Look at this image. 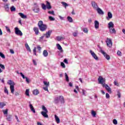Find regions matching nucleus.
I'll return each instance as SVG.
<instances>
[{
  "label": "nucleus",
  "mask_w": 125,
  "mask_h": 125,
  "mask_svg": "<svg viewBox=\"0 0 125 125\" xmlns=\"http://www.w3.org/2000/svg\"><path fill=\"white\" fill-rule=\"evenodd\" d=\"M48 13H49V14H51V15H55V14H54V11H49Z\"/></svg>",
  "instance_id": "de8ad7c7"
},
{
  "label": "nucleus",
  "mask_w": 125,
  "mask_h": 125,
  "mask_svg": "<svg viewBox=\"0 0 125 125\" xmlns=\"http://www.w3.org/2000/svg\"><path fill=\"white\" fill-rule=\"evenodd\" d=\"M38 26L39 29L41 32H43L47 29V25L46 24H43V21H40L38 23Z\"/></svg>",
  "instance_id": "f257e3e1"
},
{
  "label": "nucleus",
  "mask_w": 125,
  "mask_h": 125,
  "mask_svg": "<svg viewBox=\"0 0 125 125\" xmlns=\"http://www.w3.org/2000/svg\"><path fill=\"white\" fill-rule=\"evenodd\" d=\"M117 96L119 98H121V93H120V91H119L117 92Z\"/></svg>",
  "instance_id": "680f3d73"
},
{
  "label": "nucleus",
  "mask_w": 125,
  "mask_h": 125,
  "mask_svg": "<svg viewBox=\"0 0 125 125\" xmlns=\"http://www.w3.org/2000/svg\"><path fill=\"white\" fill-rule=\"evenodd\" d=\"M15 30V33L17 36H20V37H22L23 36V33H22V31L19 29V28L18 27H16L14 28Z\"/></svg>",
  "instance_id": "f03ea898"
},
{
  "label": "nucleus",
  "mask_w": 125,
  "mask_h": 125,
  "mask_svg": "<svg viewBox=\"0 0 125 125\" xmlns=\"http://www.w3.org/2000/svg\"><path fill=\"white\" fill-rule=\"evenodd\" d=\"M65 80L66 82H69V77L68 76V74L66 73H65Z\"/></svg>",
  "instance_id": "a19ab883"
},
{
  "label": "nucleus",
  "mask_w": 125,
  "mask_h": 125,
  "mask_svg": "<svg viewBox=\"0 0 125 125\" xmlns=\"http://www.w3.org/2000/svg\"><path fill=\"white\" fill-rule=\"evenodd\" d=\"M11 117L12 116L10 115H9L8 116H7V120H8V122L11 121Z\"/></svg>",
  "instance_id": "58836bf2"
},
{
  "label": "nucleus",
  "mask_w": 125,
  "mask_h": 125,
  "mask_svg": "<svg viewBox=\"0 0 125 125\" xmlns=\"http://www.w3.org/2000/svg\"><path fill=\"white\" fill-rule=\"evenodd\" d=\"M42 109L43 111H44L45 112H46V113H47L48 112V111L47 110V109H46V107H45L44 105L42 106Z\"/></svg>",
  "instance_id": "c9c22d12"
},
{
  "label": "nucleus",
  "mask_w": 125,
  "mask_h": 125,
  "mask_svg": "<svg viewBox=\"0 0 125 125\" xmlns=\"http://www.w3.org/2000/svg\"><path fill=\"white\" fill-rule=\"evenodd\" d=\"M98 81L99 83L102 84L103 86H104V85L105 84V82H106L105 78H104L102 76L99 77Z\"/></svg>",
  "instance_id": "20e7f679"
},
{
  "label": "nucleus",
  "mask_w": 125,
  "mask_h": 125,
  "mask_svg": "<svg viewBox=\"0 0 125 125\" xmlns=\"http://www.w3.org/2000/svg\"><path fill=\"white\" fill-rule=\"evenodd\" d=\"M43 38H44V35H43V36L41 37L40 38V39H39V42H42V39H43Z\"/></svg>",
  "instance_id": "bf43d9fd"
},
{
  "label": "nucleus",
  "mask_w": 125,
  "mask_h": 125,
  "mask_svg": "<svg viewBox=\"0 0 125 125\" xmlns=\"http://www.w3.org/2000/svg\"><path fill=\"white\" fill-rule=\"evenodd\" d=\"M29 92H30V90L28 89H27L25 91V95L26 96H30Z\"/></svg>",
  "instance_id": "7c9ffc66"
},
{
  "label": "nucleus",
  "mask_w": 125,
  "mask_h": 125,
  "mask_svg": "<svg viewBox=\"0 0 125 125\" xmlns=\"http://www.w3.org/2000/svg\"><path fill=\"white\" fill-rule=\"evenodd\" d=\"M6 11H8L9 10V6L8 4H5L4 6Z\"/></svg>",
  "instance_id": "2f4dec72"
},
{
  "label": "nucleus",
  "mask_w": 125,
  "mask_h": 125,
  "mask_svg": "<svg viewBox=\"0 0 125 125\" xmlns=\"http://www.w3.org/2000/svg\"><path fill=\"white\" fill-rule=\"evenodd\" d=\"M117 55H118V56H122V52H121V51H117Z\"/></svg>",
  "instance_id": "5fc2aeb1"
},
{
  "label": "nucleus",
  "mask_w": 125,
  "mask_h": 125,
  "mask_svg": "<svg viewBox=\"0 0 125 125\" xmlns=\"http://www.w3.org/2000/svg\"><path fill=\"white\" fill-rule=\"evenodd\" d=\"M103 87H105L106 90L108 91L109 93H112V90H111V88L109 87V85L107 84H105L104 86H103Z\"/></svg>",
  "instance_id": "1a4fd4ad"
},
{
  "label": "nucleus",
  "mask_w": 125,
  "mask_h": 125,
  "mask_svg": "<svg viewBox=\"0 0 125 125\" xmlns=\"http://www.w3.org/2000/svg\"><path fill=\"white\" fill-rule=\"evenodd\" d=\"M6 104L4 103H0V109H2L4 106H5Z\"/></svg>",
  "instance_id": "473e14b6"
},
{
  "label": "nucleus",
  "mask_w": 125,
  "mask_h": 125,
  "mask_svg": "<svg viewBox=\"0 0 125 125\" xmlns=\"http://www.w3.org/2000/svg\"><path fill=\"white\" fill-rule=\"evenodd\" d=\"M29 107H30L31 111L32 112H33V113H34V114H35L36 113V110L35 109V108H34V106H33V104H30Z\"/></svg>",
  "instance_id": "4468645a"
},
{
  "label": "nucleus",
  "mask_w": 125,
  "mask_h": 125,
  "mask_svg": "<svg viewBox=\"0 0 125 125\" xmlns=\"http://www.w3.org/2000/svg\"><path fill=\"white\" fill-rule=\"evenodd\" d=\"M0 57H1V58H3V59L5 58V56H4V54H3V53L1 52H0Z\"/></svg>",
  "instance_id": "49530a36"
},
{
  "label": "nucleus",
  "mask_w": 125,
  "mask_h": 125,
  "mask_svg": "<svg viewBox=\"0 0 125 125\" xmlns=\"http://www.w3.org/2000/svg\"><path fill=\"white\" fill-rule=\"evenodd\" d=\"M109 33L110 34H116V30L114 27L109 28Z\"/></svg>",
  "instance_id": "a211bd4d"
},
{
  "label": "nucleus",
  "mask_w": 125,
  "mask_h": 125,
  "mask_svg": "<svg viewBox=\"0 0 125 125\" xmlns=\"http://www.w3.org/2000/svg\"><path fill=\"white\" fill-rule=\"evenodd\" d=\"M106 42L108 47H112V46H113V42H112V40L111 39H109L107 41H106Z\"/></svg>",
  "instance_id": "9d476101"
},
{
  "label": "nucleus",
  "mask_w": 125,
  "mask_h": 125,
  "mask_svg": "<svg viewBox=\"0 0 125 125\" xmlns=\"http://www.w3.org/2000/svg\"><path fill=\"white\" fill-rule=\"evenodd\" d=\"M91 4L95 10L97 9L99 7H98V5H97V3L95 2L94 1H91Z\"/></svg>",
  "instance_id": "423d86ee"
},
{
  "label": "nucleus",
  "mask_w": 125,
  "mask_h": 125,
  "mask_svg": "<svg viewBox=\"0 0 125 125\" xmlns=\"http://www.w3.org/2000/svg\"><path fill=\"white\" fill-rule=\"evenodd\" d=\"M43 83L44 84V85H45L47 87L49 86V82H47L46 81H43Z\"/></svg>",
  "instance_id": "e433bc0d"
},
{
  "label": "nucleus",
  "mask_w": 125,
  "mask_h": 125,
  "mask_svg": "<svg viewBox=\"0 0 125 125\" xmlns=\"http://www.w3.org/2000/svg\"><path fill=\"white\" fill-rule=\"evenodd\" d=\"M62 4L63 5V7H64V8H67V6H69V4H68V3L64 2V1H62L61 2Z\"/></svg>",
  "instance_id": "393cba45"
},
{
  "label": "nucleus",
  "mask_w": 125,
  "mask_h": 125,
  "mask_svg": "<svg viewBox=\"0 0 125 125\" xmlns=\"http://www.w3.org/2000/svg\"><path fill=\"white\" fill-rule=\"evenodd\" d=\"M33 30L36 35H39V28L38 27H34L33 28Z\"/></svg>",
  "instance_id": "cd10ccee"
},
{
  "label": "nucleus",
  "mask_w": 125,
  "mask_h": 125,
  "mask_svg": "<svg viewBox=\"0 0 125 125\" xmlns=\"http://www.w3.org/2000/svg\"><path fill=\"white\" fill-rule=\"evenodd\" d=\"M56 45L58 49L60 50L61 52H63V49H62V47L61 46V45H60V44H57Z\"/></svg>",
  "instance_id": "aec40b11"
},
{
  "label": "nucleus",
  "mask_w": 125,
  "mask_h": 125,
  "mask_svg": "<svg viewBox=\"0 0 125 125\" xmlns=\"http://www.w3.org/2000/svg\"><path fill=\"white\" fill-rule=\"evenodd\" d=\"M74 37H77V36H78V33L77 32H74L73 34Z\"/></svg>",
  "instance_id": "774afa93"
},
{
  "label": "nucleus",
  "mask_w": 125,
  "mask_h": 125,
  "mask_svg": "<svg viewBox=\"0 0 125 125\" xmlns=\"http://www.w3.org/2000/svg\"><path fill=\"white\" fill-rule=\"evenodd\" d=\"M19 15H20V16H21V17L23 19H26V18H27V16L24 15V14L22 13H19Z\"/></svg>",
  "instance_id": "5701e85b"
},
{
  "label": "nucleus",
  "mask_w": 125,
  "mask_h": 125,
  "mask_svg": "<svg viewBox=\"0 0 125 125\" xmlns=\"http://www.w3.org/2000/svg\"><path fill=\"white\" fill-rule=\"evenodd\" d=\"M91 114L94 117L96 116V112L93 110H92Z\"/></svg>",
  "instance_id": "c03bdc74"
},
{
  "label": "nucleus",
  "mask_w": 125,
  "mask_h": 125,
  "mask_svg": "<svg viewBox=\"0 0 125 125\" xmlns=\"http://www.w3.org/2000/svg\"><path fill=\"white\" fill-rule=\"evenodd\" d=\"M25 81L26 82V83H30V80L28 79V77H25Z\"/></svg>",
  "instance_id": "6e6d98bb"
},
{
  "label": "nucleus",
  "mask_w": 125,
  "mask_h": 125,
  "mask_svg": "<svg viewBox=\"0 0 125 125\" xmlns=\"http://www.w3.org/2000/svg\"><path fill=\"white\" fill-rule=\"evenodd\" d=\"M33 62L34 65H35V66H37V62H36V60H33Z\"/></svg>",
  "instance_id": "0e129e2a"
},
{
  "label": "nucleus",
  "mask_w": 125,
  "mask_h": 125,
  "mask_svg": "<svg viewBox=\"0 0 125 125\" xmlns=\"http://www.w3.org/2000/svg\"><path fill=\"white\" fill-rule=\"evenodd\" d=\"M67 20L70 23H73V18L72 17L70 16L67 17Z\"/></svg>",
  "instance_id": "c756f323"
},
{
  "label": "nucleus",
  "mask_w": 125,
  "mask_h": 125,
  "mask_svg": "<svg viewBox=\"0 0 125 125\" xmlns=\"http://www.w3.org/2000/svg\"><path fill=\"white\" fill-rule=\"evenodd\" d=\"M33 93L34 95H38V94H39V93H40V92L38 91V89H35V90H33Z\"/></svg>",
  "instance_id": "c85d7f7f"
},
{
  "label": "nucleus",
  "mask_w": 125,
  "mask_h": 125,
  "mask_svg": "<svg viewBox=\"0 0 125 125\" xmlns=\"http://www.w3.org/2000/svg\"><path fill=\"white\" fill-rule=\"evenodd\" d=\"M43 56L44 57H47L48 56V52H47V50H44L43 51Z\"/></svg>",
  "instance_id": "6ab92c4d"
},
{
  "label": "nucleus",
  "mask_w": 125,
  "mask_h": 125,
  "mask_svg": "<svg viewBox=\"0 0 125 125\" xmlns=\"http://www.w3.org/2000/svg\"><path fill=\"white\" fill-rule=\"evenodd\" d=\"M46 6L47 9H51V5H50V3L48 1H46Z\"/></svg>",
  "instance_id": "412c9836"
},
{
  "label": "nucleus",
  "mask_w": 125,
  "mask_h": 125,
  "mask_svg": "<svg viewBox=\"0 0 125 125\" xmlns=\"http://www.w3.org/2000/svg\"><path fill=\"white\" fill-rule=\"evenodd\" d=\"M82 93H83V95H84V96H85V90L83 89L82 90Z\"/></svg>",
  "instance_id": "e2e57ef3"
},
{
  "label": "nucleus",
  "mask_w": 125,
  "mask_h": 125,
  "mask_svg": "<svg viewBox=\"0 0 125 125\" xmlns=\"http://www.w3.org/2000/svg\"><path fill=\"white\" fill-rule=\"evenodd\" d=\"M25 46L27 50H28V51H29V52H31L32 51L31 50V48H30V46H29V44H28V43H25Z\"/></svg>",
  "instance_id": "4be33fe9"
},
{
  "label": "nucleus",
  "mask_w": 125,
  "mask_h": 125,
  "mask_svg": "<svg viewBox=\"0 0 125 125\" xmlns=\"http://www.w3.org/2000/svg\"><path fill=\"white\" fill-rule=\"evenodd\" d=\"M5 27L7 32H8V33H11V31H10V29L9 28V27H8V26H6Z\"/></svg>",
  "instance_id": "37998d69"
},
{
  "label": "nucleus",
  "mask_w": 125,
  "mask_h": 125,
  "mask_svg": "<svg viewBox=\"0 0 125 125\" xmlns=\"http://www.w3.org/2000/svg\"><path fill=\"white\" fill-rule=\"evenodd\" d=\"M43 89H44V90H45V91L48 92V87H47V86L43 87Z\"/></svg>",
  "instance_id": "864d4df0"
},
{
  "label": "nucleus",
  "mask_w": 125,
  "mask_h": 125,
  "mask_svg": "<svg viewBox=\"0 0 125 125\" xmlns=\"http://www.w3.org/2000/svg\"><path fill=\"white\" fill-rule=\"evenodd\" d=\"M90 53L92 55V57L94 58V59L96 60V61H98V60H99V59L97 55H96V54H95V53H94L92 50H90Z\"/></svg>",
  "instance_id": "39448f33"
},
{
  "label": "nucleus",
  "mask_w": 125,
  "mask_h": 125,
  "mask_svg": "<svg viewBox=\"0 0 125 125\" xmlns=\"http://www.w3.org/2000/svg\"><path fill=\"white\" fill-rule=\"evenodd\" d=\"M10 9H11V11L12 12H13L16 11V8H15V7H14V6H12V7H11Z\"/></svg>",
  "instance_id": "72a5a7b5"
},
{
  "label": "nucleus",
  "mask_w": 125,
  "mask_h": 125,
  "mask_svg": "<svg viewBox=\"0 0 125 125\" xmlns=\"http://www.w3.org/2000/svg\"><path fill=\"white\" fill-rule=\"evenodd\" d=\"M112 17H113V15L112 14L111 12H108L107 13V17L106 18L107 20H109V19H111V18H112Z\"/></svg>",
  "instance_id": "2eb2a0df"
},
{
  "label": "nucleus",
  "mask_w": 125,
  "mask_h": 125,
  "mask_svg": "<svg viewBox=\"0 0 125 125\" xmlns=\"http://www.w3.org/2000/svg\"><path fill=\"white\" fill-rule=\"evenodd\" d=\"M32 10L35 12V13H39V12H40V8H39V5L35 4V6L33 7Z\"/></svg>",
  "instance_id": "0eeeda50"
},
{
  "label": "nucleus",
  "mask_w": 125,
  "mask_h": 125,
  "mask_svg": "<svg viewBox=\"0 0 125 125\" xmlns=\"http://www.w3.org/2000/svg\"><path fill=\"white\" fill-rule=\"evenodd\" d=\"M98 13L101 15H103L104 14V12L102 10V9L100 8H98L97 9H96Z\"/></svg>",
  "instance_id": "f8f14e48"
},
{
  "label": "nucleus",
  "mask_w": 125,
  "mask_h": 125,
  "mask_svg": "<svg viewBox=\"0 0 125 125\" xmlns=\"http://www.w3.org/2000/svg\"><path fill=\"white\" fill-rule=\"evenodd\" d=\"M63 62H64L65 64H68V60H67V59H65L63 61Z\"/></svg>",
  "instance_id": "338daca9"
},
{
  "label": "nucleus",
  "mask_w": 125,
  "mask_h": 125,
  "mask_svg": "<svg viewBox=\"0 0 125 125\" xmlns=\"http://www.w3.org/2000/svg\"><path fill=\"white\" fill-rule=\"evenodd\" d=\"M10 88L11 93H14V84L11 85Z\"/></svg>",
  "instance_id": "bb28decb"
},
{
  "label": "nucleus",
  "mask_w": 125,
  "mask_h": 125,
  "mask_svg": "<svg viewBox=\"0 0 125 125\" xmlns=\"http://www.w3.org/2000/svg\"><path fill=\"white\" fill-rule=\"evenodd\" d=\"M108 28L111 29V28H114V23L113 22L110 21L109 23L108 24Z\"/></svg>",
  "instance_id": "b1692460"
},
{
  "label": "nucleus",
  "mask_w": 125,
  "mask_h": 125,
  "mask_svg": "<svg viewBox=\"0 0 125 125\" xmlns=\"http://www.w3.org/2000/svg\"><path fill=\"white\" fill-rule=\"evenodd\" d=\"M52 33V30H49L46 32L45 34H44V36H45L46 39H48L50 38V36Z\"/></svg>",
  "instance_id": "6e6552de"
},
{
  "label": "nucleus",
  "mask_w": 125,
  "mask_h": 125,
  "mask_svg": "<svg viewBox=\"0 0 125 125\" xmlns=\"http://www.w3.org/2000/svg\"><path fill=\"white\" fill-rule=\"evenodd\" d=\"M4 93L8 95V90L6 89V87L4 88Z\"/></svg>",
  "instance_id": "052dcab7"
},
{
  "label": "nucleus",
  "mask_w": 125,
  "mask_h": 125,
  "mask_svg": "<svg viewBox=\"0 0 125 125\" xmlns=\"http://www.w3.org/2000/svg\"><path fill=\"white\" fill-rule=\"evenodd\" d=\"M113 123L114 124V125H118V121H117V120L114 119L113 120Z\"/></svg>",
  "instance_id": "603ef678"
},
{
  "label": "nucleus",
  "mask_w": 125,
  "mask_h": 125,
  "mask_svg": "<svg viewBox=\"0 0 125 125\" xmlns=\"http://www.w3.org/2000/svg\"><path fill=\"white\" fill-rule=\"evenodd\" d=\"M47 112H46L42 111L41 112V114H42V116H43V117H44V118H48V115H47Z\"/></svg>",
  "instance_id": "f3484780"
},
{
  "label": "nucleus",
  "mask_w": 125,
  "mask_h": 125,
  "mask_svg": "<svg viewBox=\"0 0 125 125\" xmlns=\"http://www.w3.org/2000/svg\"><path fill=\"white\" fill-rule=\"evenodd\" d=\"M20 74L21 76L22 77V79H26V77H25L24 74H23V73L21 72Z\"/></svg>",
  "instance_id": "13d9d810"
},
{
  "label": "nucleus",
  "mask_w": 125,
  "mask_h": 125,
  "mask_svg": "<svg viewBox=\"0 0 125 125\" xmlns=\"http://www.w3.org/2000/svg\"><path fill=\"white\" fill-rule=\"evenodd\" d=\"M4 115H7L8 114V109H6L5 110H2Z\"/></svg>",
  "instance_id": "4c0bfd02"
},
{
  "label": "nucleus",
  "mask_w": 125,
  "mask_h": 125,
  "mask_svg": "<svg viewBox=\"0 0 125 125\" xmlns=\"http://www.w3.org/2000/svg\"><path fill=\"white\" fill-rule=\"evenodd\" d=\"M57 40L58 42H60V41H61L62 40H64V38H63L62 37L58 36L57 37Z\"/></svg>",
  "instance_id": "f704fd0d"
},
{
  "label": "nucleus",
  "mask_w": 125,
  "mask_h": 125,
  "mask_svg": "<svg viewBox=\"0 0 125 125\" xmlns=\"http://www.w3.org/2000/svg\"><path fill=\"white\" fill-rule=\"evenodd\" d=\"M95 29L99 28V22L97 21H95L94 22Z\"/></svg>",
  "instance_id": "dca6fc26"
},
{
  "label": "nucleus",
  "mask_w": 125,
  "mask_h": 125,
  "mask_svg": "<svg viewBox=\"0 0 125 125\" xmlns=\"http://www.w3.org/2000/svg\"><path fill=\"white\" fill-rule=\"evenodd\" d=\"M42 9H43L44 10H45L47 8L46 5H45V4H44L43 3H42Z\"/></svg>",
  "instance_id": "ea45409f"
},
{
  "label": "nucleus",
  "mask_w": 125,
  "mask_h": 125,
  "mask_svg": "<svg viewBox=\"0 0 125 125\" xmlns=\"http://www.w3.org/2000/svg\"><path fill=\"white\" fill-rule=\"evenodd\" d=\"M60 101L62 104L65 103V100H64V97L63 96H60Z\"/></svg>",
  "instance_id": "ddd939ff"
},
{
  "label": "nucleus",
  "mask_w": 125,
  "mask_h": 125,
  "mask_svg": "<svg viewBox=\"0 0 125 125\" xmlns=\"http://www.w3.org/2000/svg\"><path fill=\"white\" fill-rule=\"evenodd\" d=\"M49 20L50 21H55V18H54L51 16H49Z\"/></svg>",
  "instance_id": "79ce46f5"
},
{
  "label": "nucleus",
  "mask_w": 125,
  "mask_h": 125,
  "mask_svg": "<svg viewBox=\"0 0 125 125\" xmlns=\"http://www.w3.org/2000/svg\"><path fill=\"white\" fill-rule=\"evenodd\" d=\"M0 67L3 70H4V69H5V67L4 66V65L3 64H2L1 63H0Z\"/></svg>",
  "instance_id": "3c124183"
},
{
  "label": "nucleus",
  "mask_w": 125,
  "mask_h": 125,
  "mask_svg": "<svg viewBox=\"0 0 125 125\" xmlns=\"http://www.w3.org/2000/svg\"><path fill=\"white\" fill-rule=\"evenodd\" d=\"M61 66L62 67V68H66V65H65V63H64L63 62L61 63Z\"/></svg>",
  "instance_id": "8fccbe9b"
},
{
  "label": "nucleus",
  "mask_w": 125,
  "mask_h": 125,
  "mask_svg": "<svg viewBox=\"0 0 125 125\" xmlns=\"http://www.w3.org/2000/svg\"><path fill=\"white\" fill-rule=\"evenodd\" d=\"M59 101H60V97H56L54 99V103L55 104H58V103H59Z\"/></svg>",
  "instance_id": "9b49d317"
},
{
  "label": "nucleus",
  "mask_w": 125,
  "mask_h": 125,
  "mask_svg": "<svg viewBox=\"0 0 125 125\" xmlns=\"http://www.w3.org/2000/svg\"><path fill=\"white\" fill-rule=\"evenodd\" d=\"M55 118L56 120V122L57 124L60 123V119H59V117L57 116L56 115H55Z\"/></svg>",
  "instance_id": "a878e982"
},
{
  "label": "nucleus",
  "mask_w": 125,
  "mask_h": 125,
  "mask_svg": "<svg viewBox=\"0 0 125 125\" xmlns=\"http://www.w3.org/2000/svg\"><path fill=\"white\" fill-rule=\"evenodd\" d=\"M99 48L100 50V52H101V53H102V54H103V55L105 57V58H106V59H107V60H110V56H109L108 54H107V53L106 52H104V51H103V50H102V48H101V47L99 46Z\"/></svg>",
  "instance_id": "7ed1b4c3"
},
{
  "label": "nucleus",
  "mask_w": 125,
  "mask_h": 125,
  "mask_svg": "<svg viewBox=\"0 0 125 125\" xmlns=\"http://www.w3.org/2000/svg\"><path fill=\"white\" fill-rule=\"evenodd\" d=\"M8 84H9L10 85V86H11V85H12V84H13V83H12V81L11 80H9L7 82Z\"/></svg>",
  "instance_id": "a18cd8bd"
},
{
  "label": "nucleus",
  "mask_w": 125,
  "mask_h": 125,
  "mask_svg": "<svg viewBox=\"0 0 125 125\" xmlns=\"http://www.w3.org/2000/svg\"><path fill=\"white\" fill-rule=\"evenodd\" d=\"M105 97H106V98H107V99H109V98H110V95H109V93H106L105 94Z\"/></svg>",
  "instance_id": "4d7b16f0"
},
{
  "label": "nucleus",
  "mask_w": 125,
  "mask_h": 125,
  "mask_svg": "<svg viewBox=\"0 0 125 125\" xmlns=\"http://www.w3.org/2000/svg\"><path fill=\"white\" fill-rule=\"evenodd\" d=\"M15 117L18 123H19L20 121H19V119H18V117L17 116V115H15Z\"/></svg>",
  "instance_id": "69168bd1"
},
{
  "label": "nucleus",
  "mask_w": 125,
  "mask_h": 125,
  "mask_svg": "<svg viewBox=\"0 0 125 125\" xmlns=\"http://www.w3.org/2000/svg\"><path fill=\"white\" fill-rule=\"evenodd\" d=\"M83 32L85 33V34H87V33H88V30H87V28H83Z\"/></svg>",
  "instance_id": "09e8293b"
}]
</instances>
